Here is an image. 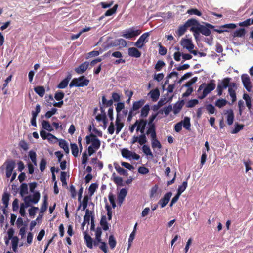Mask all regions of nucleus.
<instances>
[{"label": "nucleus", "mask_w": 253, "mask_h": 253, "mask_svg": "<svg viewBox=\"0 0 253 253\" xmlns=\"http://www.w3.org/2000/svg\"><path fill=\"white\" fill-rule=\"evenodd\" d=\"M205 25H203L200 24L199 26H194L190 28V30L193 32L195 39L198 38L200 33L206 36L210 35L211 32L210 29H213L214 26L208 23H205Z\"/></svg>", "instance_id": "obj_1"}, {"label": "nucleus", "mask_w": 253, "mask_h": 253, "mask_svg": "<svg viewBox=\"0 0 253 253\" xmlns=\"http://www.w3.org/2000/svg\"><path fill=\"white\" fill-rule=\"evenodd\" d=\"M89 83V80L86 79L84 76H81L78 78H74L70 83V87H84L86 86Z\"/></svg>", "instance_id": "obj_2"}, {"label": "nucleus", "mask_w": 253, "mask_h": 253, "mask_svg": "<svg viewBox=\"0 0 253 253\" xmlns=\"http://www.w3.org/2000/svg\"><path fill=\"white\" fill-rule=\"evenodd\" d=\"M40 193L38 191L35 192L32 196H25L23 198L24 207L26 208L30 206L31 203L37 204L40 199Z\"/></svg>", "instance_id": "obj_3"}, {"label": "nucleus", "mask_w": 253, "mask_h": 253, "mask_svg": "<svg viewBox=\"0 0 253 253\" xmlns=\"http://www.w3.org/2000/svg\"><path fill=\"white\" fill-rule=\"evenodd\" d=\"M215 88V84L214 81L212 80L208 83L205 88L204 89L202 95L198 96V98L202 99L206 97V96L211 91L213 90Z\"/></svg>", "instance_id": "obj_4"}, {"label": "nucleus", "mask_w": 253, "mask_h": 253, "mask_svg": "<svg viewBox=\"0 0 253 253\" xmlns=\"http://www.w3.org/2000/svg\"><path fill=\"white\" fill-rule=\"evenodd\" d=\"M241 80L246 90L248 92H251L252 85L249 76L246 74H244L241 76Z\"/></svg>", "instance_id": "obj_5"}, {"label": "nucleus", "mask_w": 253, "mask_h": 253, "mask_svg": "<svg viewBox=\"0 0 253 253\" xmlns=\"http://www.w3.org/2000/svg\"><path fill=\"white\" fill-rule=\"evenodd\" d=\"M141 33L140 30H133L132 28H131L126 31L125 33L123 34L122 36L126 39H130L138 36Z\"/></svg>", "instance_id": "obj_6"}, {"label": "nucleus", "mask_w": 253, "mask_h": 253, "mask_svg": "<svg viewBox=\"0 0 253 253\" xmlns=\"http://www.w3.org/2000/svg\"><path fill=\"white\" fill-rule=\"evenodd\" d=\"M138 142L140 145H142L147 142L145 134H142L139 137L134 136L131 140V143L133 144Z\"/></svg>", "instance_id": "obj_7"}, {"label": "nucleus", "mask_w": 253, "mask_h": 253, "mask_svg": "<svg viewBox=\"0 0 253 253\" xmlns=\"http://www.w3.org/2000/svg\"><path fill=\"white\" fill-rule=\"evenodd\" d=\"M137 122L136 131H140L142 134H144L145 129L147 125V121L143 119L137 120L136 121Z\"/></svg>", "instance_id": "obj_8"}, {"label": "nucleus", "mask_w": 253, "mask_h": 253, "mask_svg": "<svg viewBox=\"0 0 253 253\" xmlns=\"http://www.w3.org/2000/svg\"><path fill=\"white\" fill-rule=\"evenodd\" d=\"M181 45L188 51L193 49L194 47L192 40L190 39H182L181 41Z\"/></svg>", "instance_id": "obj_9"}, {"label": "nucleus", "mask_w": 253, "mask_h": 253, "mask_svg": "<svg viewBox=\"0 0 253 253\" xmlns=\"http://www.w3.org/2000/svg\"><path fill=\"white\" fill-rule=\"evenodd\" d=\"M172 196V193L170 192L166 193L163 198H161L158 204L160 205L161 208H164L168 203L171 197Z\"/></svg>", "instance_id": "obj_10"}, {"label": "nucleus", "mask_w": 253, "mask_h": 253, "mask_svg": "<svg viewBox=\"0 0 253 253\" xmlns=\"http://www.w3.org/2000/svg\"><path fill=\"white\" fill-rule=\"evenodd\" d=\"M237 27L236 25L234 23H229L223 25H222L220 27V29H215L214 31L217 32L218 33L221 34L224 32H228V31L225 28H229V29H235Z\"/></svg>", "instance_id": "obj_11"}, {"label": "nucleus", "mask_w": 253, "mask_h": 253, "mask_svg": "<svg viewBox=\"0 0 253 253\" xmlns=\"http://www.w3.org/2000/svg\"><path fill=\"white\" fill-rule=\"evenodd\" d=\"M89 66V63L85 61L82 63L79 67L76 68L75 69V72L78 74H81L84 73L87 69Z\"/></svg>", "instance_id": "obj_12"}, {"label": "nucleus", "mask_w": 253, "mask_h": 253, "mask_svg": "<svg viewBox=\"0 0 253 253\" xmlns=\"http://www.w3.org/2000/svg\"><path fill=\"white\" fill-rule=\"evenodd\" d=\"M84 240L86 246L89 249L93 248V240L86 232H84Z\"/></svg>", "instance_id": "obj_13"}, {"label": "nucleus", "mask_w": 253, "mask_h": 253, "mask_svg": "<svg viewBox=\"0 0 253 253\" xmlns=\"http://www.w3.org/2000/svg\"><path fill=\"white\" fill-rule=\"evenodd\" d=\"M91 136L92 137V142L90 146L94 148L95 150H98L100 146L101 142L99 139L97 138V136L91 133Z\"/></svg>", "instance_id": "obj_14"}, {"label": "nucleus", "mask_w": 253, "mask_h": 253, "mask_svg": "<svg viewBox=\"0 0 253 253\" xmlns=\"http://www.w3.org/2000/svg\"><path fill=\"white\" fill-rule=\"evenodd\" d=\"M128 54L131 57L139 58L141 55V53L135 47H130L128 50Z\"/></svg>", "instance_id": "obj_15"}, {"label": "nucleus", "mask_w": 253, "mask_h": 253, "mask_svg": "<svg viewBox=\"0 0 253 253\" xmlns=\"http://www.w3.org/2000/svg\"><path fill=\"white\" fill-rule=\"evenodd\" d=\"M127 193V190L125 188L121 189L120 192L118 195V204L121 205L123 201L124 200L126 196Z\"/></svg>", "instance_id": "obj_16"}, {"label": "nucleus", "mask_w": 253, "mask_h": 253, "mask_svg": "<svg viewBox=\"0 0 253 253\" xmlns=\"http://www.w3.org/2000/svg\"><path fill=\"white\" fill-rule=\"evenodd\" d=\"M116 134H118L122 128L123 127L124 125L123 123L121 122V119L120 118V115L117 114L116 119Z\"/></svg>", "instance_id": "obj_17"}, {"label": "nucleus", "mask_w": 253, "mask_h": 253, "mask_svg": "<svg viewBox=\"0 0 253 253\" xmlns=\"http://www.w3.org/2000/svg\"><path fill=\"white\" fill-rule=\"evenodd\" d=\"M184 104V100H182L180 101L177 102L174 105L173 111L174 114H177L180 111Z\"/></svg>", "instance_id": "obj_18"}, {"label": "nucleus", "mask_w": 253, "mask_h": 253, "mask_svg": "<svg viewBox=\"0 0 253 253\" xmlns=\"http://www.w3.org/2000/svg\"><path fill=\"white\" fill-rule=\"evenodd\" d=\"M145 100L141 99L139 101H135L133 103L131 110L133 111H137L142 107L145 104Z\"/></svg>", "instance_id": "obj_19"}, {"label": "nucleus", "mask_w": 253, "mask_h": 253, "mask_svg": "<svg viewBox=\"0 0 253 253\" xmlns=\"http://www.w3.org/2000/svg\"><path fill=\"white\" fill-rule=\"evenodd\" d=\"M149 94L150 97L153 101H156L158 100L160 96V91L158 88L152 90Z\"/></svg>", "instance_id": "obj_20"}, {"label": "nucleus", "mask_w": 253, "mask_h": 253, "mask_svg": "<svg viewBox=\"0 0 253 253\" xmlns=\"http://www.w3.org/2000/svg\"><path fill=\"white\" fill-rule=\"evenodd\" d=\"M227 124L229 126H230L233 124V121H234V116L233 111L232 109H229L227 111Z\"/></svg>", "instance_id": "obj_21"}, {"label": "nucleus", "mask_w": 253, "mask_h": 253, "mask_svg": "<svg viewBox=\"0 0 253 253\" xmlns=\"http://www.w3.org/2000/svg\"><path fill=\"white\" fill-rule=\"evenodd\" d=\"M60 148H62L66 154L69 153V149L67 142L65 139H60L59 143Z\"/></svg>", "instance_id": "obj_22"}, {"label": "nucleus", "mask_w": 253, "mask_h": 253, "mask_svg": "<svg viewBox=\"0 0 253 253\" xmlns=\"http://www.w3.org/2000/svg\"><path fill=\"white\" fill-rule=\"evenodd\" d=\"M48 197L47 195H45L44 196L43 202L42 204L41 209H40V213H42L46 211L48 207Z\"/></svg>", "instance_id": "obj_23"}, {"label": "nucleus", "mask_w": 253, "mask_h": 253, "mask_svg": "<svg viewBox=\"0 0 253 253\" xmlns=\"http://www.w3.org/2000/svg\"><path fill=\"white\" fill-rule=\"evenodd\" d=\"M187 28H188L185 24L184 25H180L177 30L175 32L177 36L178 37L182 36L185 33Z\"/></svg>", "instance_id": "obj_24"}, {"label": "nucleus", "mask_w": 253, "mask_h": 253, "mask_svg": "<svg viewBox=\"0 0 253 253\" xmlns=\"http://www.w3.org/2000/svg\"><path fill=\"white\" fill-rule=\"evenodd\" d=\"M19 193L22 197H24V195L28 193V186L26 183H22L20 185Z\"/></svg>", "instance_id": "obj_25"}, {"label": "nucleus", "mask_w": 253, "mask_h": 253, "mask_svg": "<svg viewBox=\"0 0 253 253\" xmlns=\"http://www.w3.org/2000/svg\"><path fill=\"white\" fill-rule=\"evenodd\" d=\"M185 24L187 26V28L192 26H199L200 23L199 22L195 19H188L185 23Z\"/></svg>", "instance_id": "obj_26"}, {"label": "nucleus", "mask_w": 253, "mask_h": 253, "mask_svg": "<svg viewBox=\"0 0 253 253\" xmlns=\"http://www.w3.org/2000/svg\"><path fill=\"white\" fill-rule=\"evenodd\" d=\"M35 92L40 97H42L45 94V89L42 86H38L34 88Z\"/></svg>", "instance_id": "obj_27"}, {"label": "nucleus", "mask_w": 253, "mask_h": 253, "mask_svg": "<svg viewBox=\"0 0 253 253\" xmlns=\"http://www.w3.org/2000/svg\"><path fill=\"white\" fill-rule=\"evenodd\" d=\"M5 164H6V170L11 171L13 170L15 164L14 161L12 160H7Z\"/></svg>", "instance_id": "obj_28"}, {"label": "nucleus", "mask_w": 253, "mask_h": 253, "mask_svg": "<svg viewBox=\"0 0 253 253\" xmlns=\"http://www.w3.org/2000/svg\"><path fill=\"white\" fill-rule=\"evenodd\" d=\"M10 195L7 192H4L2 195V201L5 206V208H7L9 204Z\"/></svg>", "instance_id": "obj_29"}, {"label": "nucleus", "mask_w": 253, "mask_h": 253, "mask_svg": "<svg viewBox=\"0 0 253 253\" xmlns=\"http://www.w3.org/2000/svg\"><path fill=\"white\" fill-rule=\"evenodd\" d=\"M231 80V79L230 78H225L222 80L221 84H219L218 85H220L221 87L225 89L228 87H229Z\"/></svg>", "instance_id": "obj_30"}, {"label": "nucleus", "mask_w": 253, "mask_h": 253, "mask_svg": "<svg viewBox=\"0 0 253 253\" xmlns=\"http://www.w3.org/2000/svg\"><path fill=\"white\" fill-rule=\"evenodd\" d=\"M150 110V106L148 104L144 105L141 110V117H146L147 116Z\"/></svg>", "instance_id": "obj_31"}, {"label": "nucleus", "mask_w": 253, "mask_h": 253, "mask_svg": "<svg viewBox=\"0 0 253 253\" xmlns=\"http://www.w3.org/2000/svg\"><path fill=\"white\" fill-rule=\"evenodd\" d=\"M42 128L48 131H52L53 129L50 124L49 122L47 121L43 120L42 122Z\"/></svg>", "instance_id": "obj_32"}, {"label": "nucleus", "mask_w": 253, "mask_h": 253, "mask_svg": "<svg viewBox=\"0 0 253 253\" xmlns=\"http://www.w3.org/2000/svg\"><path fill=\"white\" fill-rule=\"evenodd\" d=\"M246 30L244 28H240L236 30L233 34L234 37H242L245 36Z\"/></svg>", "instance_id": "obj_33"}, {"label": "nucleus", "mask_w": 253, "mask_h": 253, "mask_svg": "<svg viewBox=\"0 0 253 253\" xmlns=\"http://www.w3.org/2000/svg\"><path fill=\"white\" fill-rule=\"evenodd\" d=\"M108 244L111 249L113 250L116 246L117 242L113 235L109 236Z\"/></svg>", "instance_id": "obj_34"}, {"label": "nucleus", "mask_w": 253, "mask_h": 253, "mask_svg": "<svg viewBox=\"0 0 253 253\" xmlns=\"http://www.w3.org/2000/svg\"><path fill=\"white\" fill-rule=\"evenodd\" d=\"M71 149L72 155L77 157L79 155V148L76 143L71 144Z\"/></svg>", "instance_id": "obj_35"}, {"label": "nucleus", "mask_w": 253, "mask_h": 253, "mask_svg": "<svg viewBox=\"0 0 253 253\" xmlns=\"http://www.w3.org/2000/svg\"><path fill=\"white\" fill-rule=\"evenodd\" d=\"M100 224L104 230L106 231L108 230V224L106 221V218L105 216H102Z\"/></svg>", "instance_id": "obj_36"}, {"label": "nucleus", "mask_w": 253, "mask_h": 253, "mask_svg": "<svg viewBox=\"0 0 253 253\" xmlns=\"http://www.w3.org/2000/svg\"><path fill=\"white\" fill-rule=\"evenodd\" d=\"M182 121V125L183 126V127L187 130H190V119L188 117H185Z\"/></svg>", "instance_id": "obj_37"}, {"label": "nucleus", "mask_w": 253, "mask_h": 253, "mask_svg": "<svg viewBox=\"0 0 253 253\" xmlns=\"http://www.w3.org/2000/svg\"><path fill=\"white\" fill-rule=\"evenodd\" d=\"M70 78H66L63 80L58 85L57 87L60 89H63L66 87L69 83Z\"/></svg>", "instance_id": "obj_38"}, {"label": "nucleus", "mask_w": 253, "mask_h": 253, "mask_svg": "<svg viewBox=\"0 0 253 253\" xmlns=\"http://www.w3.org/2000/svg\"><path fill=\"white\" fill-rule=\"evenodd\" d=\"M149 36V32L144 33L139 37L138 40L145 44L147 42H148V39Z\"/></svg>", "instance_id": "obj_39"}, {"label": "nucleus", "mask_w": 253, "mask_h": 253, "mask_svg": "<svg viewBox=\"0 0 253 253\" xmlns=\"http://www.w3.org/2000/svg\"><path fill=\"white\" fill-rule=\"evenodd\" d=\"M118 5L115 4L113 8H110L107 10L104 14V16H110L116 13L118 8Z\"/></svg>", "instance_id": "obj_40"}, {"label": "nucleus", "mask_w": 253, "mask_h": 253, "mask_svg": "<svg viewBox=\"0 0 253 253\" xmlns=\"http://www.w3.org/2000/svg\"><path fill=\"white\" fill-rule=\"evenodd\" d=\"M102 102L104 107H111L112 106L113 102V100H107L105 95L102 97Z\"/></svg>", "instance_id": "obj_41"}, {"label": "nucleus", "mask_w": 253, "mask_h": 253, "mask_svg": "<svg viewBox=\"0 0 253 253\" xmlns=\"http://www.w3.org/2000/svg\"><path fill=\"white\" fill-rule=\"evenodd\" d=\"M121 154L124 158L128 159L131 157L132 152L128 150L127 149L124 148L121 151Z\"/></svg>", "instance_id": "obj_42"}, {"label": "nucleus", "mask_w": 253, "mask_h": 253, "mask_svg": "<svg viewBox=\"0 0 253 253\" xmlns=\"http://www.w3.org/2000/svg\"><path fill=\"white\" fill-rule=\"evenodd\" d=\"M92 214V212L90 211L89 209L85 210V214L84 217V222H86L88 224H89L90 217Z\"/></svg>", "instance_id": "obj_43"}, {"label": "nucleus", "mask_w": 253, "mask_h": 253, "mask_svg": "<svg viewBox=\"0 0 253 253\" xmlns=\"http://www.w3.org/2000/svg\"><path fill=\"white\" fill-rule=\"evenodd\" d=\"M227 103V101L225 99H219L215 102V106L219 107L222 108L225 106Z\"/></svg>", "instance_id": "obj_44"}, {"label": "nucleus", "mask_w": 253, "mask_h": 253, "mask_svg": "<svg viewBox=\"0 0 253 253\" xmlns=\"http://www.w3.org/2000/svg\"><path fill=\"white\" fill-rule=\"evenodd\" d=\"M244 127V125L243 124H239L238 123H236L235 124V127L234 129H233L231 133L232 134H236L238 132H239L240 130L243 129Z\"/></svg>", "instance_id": "obj_45"}, {"label": "nucleus", "mask_w": 253, "mask_h": 253, "mask_svg": "<svg viewBox=\"0 0 253 253\" xmlns=\"http://www.w3.org/2000/svg\"><path fill=\"white\" fill-rule=\"evenodd\" d=\"M12 248L14 252H16L17 249V246L18 243V238L17 236H14L12 238Z\"/></svg>", "instance_id": "obj_46"}, {"label": "nucleus", "mask_w": 253, "mask_h": 253, "mask_svg": "<svg viewBox=\"0 0 253 253\" xmlns=\"http://www.w3.org/2000/svg\"><path fill=\"white\" fill-rule=\"evenodd\" d=\"M142 150L143 152L147 156H150L152 157H153V155L150 147L146 145H144L142 147Z\"/></svg>", "instance_id": "obj_47"}, {"label": "nucleus", "mask_w": 253, "mask_h": 253, "mask_svg": "<svg viewBox=\"0 0 253 253\" xmlns=\"http://www.w3.org/2000/svg\"><path fill=\"white\" fill-rule=\"evenodd\" d=\"M165 66V62L162 60H158L155 66V69L157 71H161L163 67Z\"/></svg>", "instance_id": "obj_48"}, {"label": "nucleus", "mask_w": 253, "mask_h": 253, "mask_svg": "<svg viewBox=\"0 0 253 253\" xmlns=\"http://www.w3.org/2000/svg\"><path fill=\"white\" fill-rule=\"evenodd\" d=\"M29 156L30 159L31 160V161H32V162L34 163V164L36 165H37V163H36L37 155H36V152L32 150L30 151L29 152Z\"/></svg>", "instance_id": "obj_49"}, {"label": "nucleus", "mask_w": 253, "mask_h": 253, "mask_svg": "<svg viewBox=\"0 0 253 253\" xmlns=\"http://www.w3.org/2000/svg\"><path fill=\"white\" fill-rule=\"evenodd\" d=\"M113 181L117 185L119 186H123V179L121 177L119 176H114L113 178Z\"/></svg>", "instance_id": "obj_50"}, {"label": "nucleus", "mask_w": 253, "mask_h": 253, "mask_svg": "<svg viewBox=\"0 0 253 253\" xmlns=\"http://www.w3.org/2000/svg\"><path fill=\"white\" fill-rule=\"evenodd\" d=\"M199 103V101L197 99H191L189 100L187 104H186V107L188 108H192L194 107L196 105L198 104Z\"/></svg>", "instance_id": "obj_51"}, {"label": "nucleus", "mask_w": 253, "mask_h": 253, "mask_svg": "<svg viewBox=\"0 0 253 253\" xmlns=\"http://www.w3.org/2000/svg\"><path fill=\"white\" fill-rule=\"evenodd\" d=\"M116 171L121 175L127 176L128 173L127 170L125 169L124 168L118 166V167H116Z\"/></svg>", "instance_id": "obj_52"}, {"label": "nucleus", "mask_w": 253, "mask_h": 253, "mask_svg": "<svg viewBox=\"0 0 253 253\" xmlns=\"http://www.w3.org/2000/svg\"><path fill=\"white\" fill-rule=\"evenodd\" d=\"M187 184H188L187 182L186 181H184L182 183V185H180L178 187L177 192L179 193V194H181L186 189V188L187 187Z\"/></svg>", "instance_id": "obj_53"}, {"label": "nucleus", "mask_w": 253, "mask_h": 253, "mask_svg": "<svg viewBox=\"0 0 253 253\" xmlns=\"http://www.w3.org/2000/svg\"><path fill=\"white\" fill-rule=\"evenodd\" d=\"M96 119L98 121H102L104 124H106L107 123L106 114H100L97 115L96 116Z\"/></svg>", "instance_id": "obj_54"}, {"label": "nucleus", "mask_w": 253, "mask_h": 253, "mask_svg": "<svg viewBox=\"0 0 253 253\" xmlns=\"http://www.w3.org/2000/svg\"><path fill=\"white\" fill-rule=\"evenodd\" d=\"M64 93L61 91L56 92L54 95L55 99L57 101L62 100L64 97Z\"/></svg>", "instance_id": "obj_55"}, {"label": "nucleus", "mask_w": 253, "mask_h": 253, "mask_svg": "<svg viewBox=\"0 0 253 253\" xmlns=\"http://www.w3.org/2000/svg\"><path fill=\"white\" fill-rule=\"evenodd\" d=\"M206 109L209 112V114H212L214 113L215 111V108L214 106L211 104H208L206 105Z\"/></svg>", "instance_id": "obj_56"}, {"label": "nucleus", "mask_w": 253, "mask_h": 253, "mask_svg": "<svg viewBox=\"0 0 253 253\" xmlns=\"http://www.w3.org/2000/svg\"><path fill=\"white\" fill-rule=\"evenodd\" d=\"M187 13L190 15H196L200 16L202 15L201 12L196 8H192L188 10Z\"/></svg>", "instance_id": "obj_57"}, {"label": "nucleus", "mask_w": 253, "mask_h": 253, "mask_svg": "<svg viewBox=\"0 0 253 253\" xmlns=\"http://www.w3.org/2000/svg\"><path fill=\"white\" fill-rule=\"evenodd\" d=\"M152 147L153 149L162 148V145L158 139L152 141Z\"/></svg>", "instance_id": "obj_58"}, {"label": "nucleus", "mask_w": 253, "mask_h": 253, "mask_svg": "<svg viewBox=\"0 0 253 253\" xmlns=\"http://www.w3.org/2000/svg\"><path fill=\"white\" fill-rule=\"evenodd\" d=\"M252 24L251 19H247L244 21L239 22L238 25L241 27H247Z\"/></svg>", "instance_id": "obj_59"}, {"label": "nucleus", "mask_w": 253, "mask_h": 253, "mask_svg": "<svg viewBox=\"0 0 253 253\" xmlns=\"http://www.w3.org/2000/svg\"><path fill=\"white\" fill-rule=\"evenodd\" d=\"M158 190V186L157 185H155L152 187L150 190V198L154 197L156 196Z\"/></svg>", "instance_id": "obj_60"}, {"label": "nucleus", "mask_w": 253, "mask_h": 253, "mask_svg": "<svg viewBox=\"0 0 253 253\" xmlns=\"http://www.w3.org/2000/svg\"><path fill=\"white\" fill-rule=\"evenodd\" d=\"M46 161L44 158L41 159L40 163V169L41 172H43L46 168Z\"/></svg>", "instance_id": "obj_61"}, {"label": "nucleus", "mask_w": 253, "mask_h": 253, "mask_svg": "<svg viewBox=\"0 0 253 253\" xmlns=\"http://www.w3.org/2000/svg\"><path fill=\"white\" fill-rule=\"evenodd\" d=\"M228 92L230 96L232 99L233 102L235 101L236 99V95L235 89L232 87H229Z\"/></svg>", "instance_id": "obj_62"}, {"label": "nucleus", "mask_w": 253, "mask_h": 253, "mask_svg": "<svg viewBox=\"0 0 253 253\" xmlns=\"http://www.w3.org/2000/svg\"><path fill=\"white\" fill-rule=\"evenodd\" d=\"M39 210L38 207L33 206L30 209H29V214L30 216L34 217L36 213V211Z\"/></svg>", "instance_id": "obj_63"}, {"label": "nucleus", "mask_w": 253, "mask_h": 253, "mask_svg": "<svg viewBox=\"0 0 253 253\" xmlns=\"http://www.w3.org/2000/svg\"><path fill=\"white\" fill-rule=\"evenodd\" d=\"M138 171L139 173L142 174H146L149 171V169L144 166L139 167Z\"/></svg>", "instance_id": "obj_64"}]
</instances>
